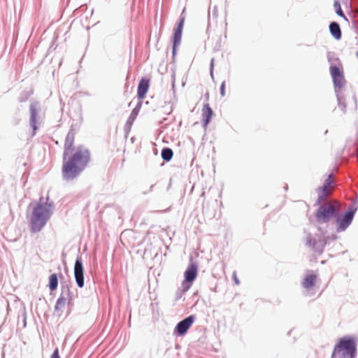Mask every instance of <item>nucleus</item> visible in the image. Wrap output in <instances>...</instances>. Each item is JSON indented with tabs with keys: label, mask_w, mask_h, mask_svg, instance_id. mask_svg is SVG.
Here are the masks:
<instances>
[{
	"label": "nucleus",
	"mask_w": 358,
	"mask_h": 358,
	"mask_svg": "<svg viewBox=\"0 0 358 358\" xmlns=\"http://www.w3.org/2000/svg\"><path fill=\"white\" fill-rule=\"evenodd\" d=\"M329 29L331 34L336 39H340L341 37V31L340 27L336 22H331L329 25Z\"/></svg>",
	"instance_id": "dca6fc26"
},
{
	"label": "nucleus",
	"mask_w": 358,
	"mask_h": 358,
	"mask_svg": "<svg viewBox=\"0 0 358 358\" xmlns=\"http://www.w3.org/2000/svg\"><path fill=\"white\" fill-rule=\"evenodd\" d=\"M334 189V176L333 174H329L323 185L319 187L316 190L317 193V203L326 200L331 194Z\"/></svg>",
	"instance_id": "39448f33"
},
{
	"label": "nucleus",
	"mask_w": 358,
	"mask_h": 358,
	"mask_svg": "<svg viewBox=\"0 0 358 358\" xmlns=\"http://www.w3.org/2000/svg\"><path fill=\"white\" fill-rule=\"evenodd\" d=\"M173 155V152L171 149L169 148H164L162 151V157L165 161H170Z\"/></svg>",
	"instance_id": "a211bd4d"
},
{
	"label": "nucleus",
	"mask_w": 358,
	"mask_h": 358,
	"mask_svg": "<svg viewBox=\"0 0 358 358\" xmlns=\"http://www.w3.org/2000/svg\"><path fill=\"white\" fill-rule=\"evenodd\" d=\"M185 22V18L182 17L178 22L177 27L174 31L173 34V54L176 53V47L180 45L182 38V32L183 29V25Z\"/></svg>",
	"instance_id": "9d476101"
},
{
	"label": "nucleus",
	"mask_w": 358,
	"mask_h": 358,
	"mask_svg": "<svg viewBox=\"0 0 358 358\" xmlns=\"http://www.w3.org/2000/svg\"><path fill=\"white\" fill-rule=\"evenodd\" d=\"M213 112L208 103L204 104L201 110V116L203 120V125L206 127L209 124Z\"/></svg>",
	"instance_id": "4468645a"
},
{
	"label": "nucleus",
	"mask_w": 358,
	"mask_h": 358,
	"mask_svg": "<svg viewBox=\"0 0 358 358\" xmlns=\"http://www.w3.org/2000/svg\"><path fill=\"white\" fill-rule=\"evenodd\" d=\"M197 272V266L195 264H190L185 272V280L182 282V286L185 287L187 282L192 283L196 278Z\"/></svg>",
	"instance_id": "9b49d317"
},
{
	"label": "nucleus",
	"mask_w": 358,
	"mask_h": 358,
	"mask_svg": "<svg viewBox=\"0 0 358 358\" xmlns=\"http://www.w3.org/2000/svg\"><path fill=\"white\" fill-rule=\"evenodd\" d=\"M149 80L142 78L138 85L137 95L139 99H143L149 89Z\"/></svg>",
	"instance_id": "ddd939ff"
},
{
	"label": "nucleus",
	"mask_w": 358,
	"mask_h": 358,
	"mask_svg": "<svg viewBox=\"0 0 358 358\" xmlns=\"http://www.w3.org/2000/svg\"><path fill=\"white\" fill-rule=\"evenodd\" d=\"M76 134L73 130L66 135L62 163V176L65 180H73L87 167L90 161V152L83 145H74Z\"/></svg>",
	"instance_id": "f257e3e1"
},
{
	"label": "nucleus",
	"mask_w": 358,
	"mask_h": 358,
	"mask_svg": "<svg viewBox=\"0 0 358 358\" xmlns=\"http://www.w3.org/2000/svg\"><path fill=\"white\" fill-rule=\"evenodd\" d=\"M339 203L336 201L333 202H326L317 209L315 217L320 223L327 222L334 215L336 211L338 210Z\"/></svg>",
	"instance_id": "20e7f679"
},
{
	"label": "nucleus",
	"mask_w": 358,
	"mask_h": 358,
	"mask_svg": "<svg viewBox=\"0 0 358 358\" xmlns=\"http://www.w3.org/2000/svg\"><path fill=\"white\" fill-rule=\"evenodd\" d=\"M31 118H32V120L34 121V120H35V113H34V112H32Z\"/></svg>",
	"instance_id": "5701e85b"
},
{
	"label": "nucleus",
	"mask_w": 358,
	"mask_h": 358,
	"mask_svg": "<svg viewBox=\"0 0 358 358\" xmlns=\"http://www.w3.org/2000/svg\"><path fill=\"white\" fill-rule=\"evenodd\" d=\"M194 319L195 317L194 315H190L182 320L177 324L176 331L180 336L184 335L192 325Z\"/></svg>",
	"instance_id": "1a4fd4ad"
},
{
	"label": "nucleus",
	"mask_w": 358,
	"mask_h": 358,
	"mask_svg": "<svg viewBox=\"0 0 358 358\" xmlns=\"http://www.w3.org/2000/svg\"><path fill=\"white\" fill-rule=\"evenodd\" d=\"M356 343L353 338L345 336L341 338L334 347L332 358H355Z\"/></svg>",
	"instance_id": "7ed1b4c3"
},
{
	"label": "nucleus",
	"mask_w": 358,
	"mask_h": 358,
	"mask_svg": "<svg viewBox=\"0 0 358 358\" xmlns=\"http://www.w3.org/2000/svg\"><path fill=\"white\" fill-rule=\"evenodd\" d=\"M317 280V275L313 273L306 275L301 282L302 287L307 289L310 290L315 285Z\"/></svg>",
	"instance_id": "f8f14e48"
},
{
	"label": "nucleus",
	"mask_w": 358,
	"mask_h": 358,
	"mask_svg": "<svg viewBox=\"0 0 358 358\" xmlns=\"http://www.w3.org/2000/svg\"><path fill=\"white\" fill-rule=\"evenodd\" d=\"M51 358H60L59 355V350L56 348L53 352Z\"/></svg>",
	"instance_id": "4be33fe9"
},
{
	"label": "nucleus",
	"mask_w": 358,
	"mask_h": 358,
	"mask_svg": "<svg viewBox=\"0 0 358 358\" xmlns=\"http://www.w3.org/2000/svg\"><path fill=\"white\" fill-rule=\"evenodd\" d=\"M83 266L80 257H78L74 266V275L76 283L79 287L84 286Z\"/></svg>",
	"instance_id": "6e6552de"
},
{
	"label": "nucleus",
	"mask_w": 358,
	"mask_h": 358,
	"mask_svg": "<svg viewBox=\"0 0 358 358\" xmlns=\"http://www.w3.org/2000/svg\"><path fill=\"white\" fill-rule=\"evenodd\" d=\"M334 8L336 9V13L339 16L343 17L345 20H347V17L345 16L343 10L341 9V4H340L339 1H335L334 3Z\"/></svg>",
	"instance_id": "6ab92c4d"
},
{
	"label": "nucleus",
	"mask_w": 358,
	"mask_h": 358,
	"mask_svg": "<svg viewBox=\"0 0 358 358\" xmlns=\"http://www.w3.org/2000/svg\"><path fill=\"white\" fill-rule=\"evenodd\" d=\"M354 213L355 212L353 210H350L345 215H340L337 217V231H343L346 229L352 221Z\"/></svg>",
	"instance_id": "423d86ee"
},
{
	"label": "nucleus",
	"mask_w": 358,
	"mask_h": 358,
	"mask_svg": "<svg viewBox=\"0 0 358 358\" xmlns=\"http://www.w3.org/2000/svg\"><path fill=\"white\" fill-rule=\"evenodd\" d=\"M206 97H207V99H208V97H209V94L208 93L206 94Z\"/></svg>",
	"instance_id": "b1692460"
},
{
	"label": "nucleus",
	"mask_w": 358,
	"mask_h": 358,
	"mask_svg": "<svg viewBox=\"0 0 358 358\" xmlns=\"http://www.w3.org/2000/svg\"><path fill=\"white\" fill-rule=\"evenodd\" d=\"M225 82H222L220 87V93L222 96H224Z\"/></svg>",
	"instance_id": "412c9836"
},
{
	"label": "nucleus",
	"mask_w": 358,
	"mask_h": 358,
	"mask_svg": "<svg viewBox=\"0 0 358 358\" xmlns=\"http://www.w3.org/2000/svg\"><path fill=\"white\" fill-rule=\"evenodd\" d=\"M51 215L50 207L47 203H38L34 208L31 216V229L37 232L45 225Z\"/></svg>",
	"instance_id": "f03ea898"
},
{
	"label": "nucleus",
	"mask_w": 358,
	"mask_h": 358,
	"mask_svg": "<svg viewBox=\"0 0 358 358\" xmlns=\"http://www.w3.org/2000/svg\"><path fill=\"white\" fill-rule=\"evenodd\" d=\"M357 155H358V148H357Z\"/></svg>",
	"instance_id": "393cba45"
},
{
	"label": "nucleus",
	"mask_w": 358,
	"mask_h": 358,
	"mask_svg": "<svg viewBox=\"0 0 358 358\" xmlns=\"http://www.w3.org/2000/svg\"><path fill=\"white\" fill-rule=\"evenodd\" d=\"M330 73L336 87L341 88L345 83L343 71L336 66L330 67Z\"/></svg>",
	"instance_id": "0eeeda50"
},
{
	"label": "nucleus",
	"mask_w": 358,
	"mask_h": 358,
	"mask_svg": "<svg viewBox=\"0 0 358 358\" xmlns=\"http://www.w3.org/2000/svg\"><path fill=\"white\" fill-rule=\"evenodd\" d=\"M232 277H233V279H234V280L235 284H236V285H238L240 284V281H239V280H238V278L237 273H236V271H234V272L233 273Z\"/></svg>",
	"instance_id": "aec40b11"
},
{
	"label": "nucleus",
	"mask_w": 358,
	"mask_h": 358,
	"mask_svg": "<svg viewBox=\"0 0 358 358\" xmlns=\"http://www.w3.org/2000/svg\"><path fill=\"white\" fill-rule=\"evenodd\" d=\"M66 304V299L64 296H60L56 302L55 311L57 313L58 316H60L62 311Z\"/></svg>",
	"instance_id": "2eb2a0df"
},
{
	"label": "nucleus",
	"mask_w": 358,
	"mask_h": 358,
	"mask_svg": "<svg viewBox=\"0 0 358 358\" xmlns=\"http://www.w3.org/2000/svg\"><path fill=\"white\" fill-rule=\"evenodd\" d=\"M58 286V279L56 273L50 275L49 277V288L50 291H55Z\"/></svg>",
	"instance_id": "f3484780"
}]
</instances>
